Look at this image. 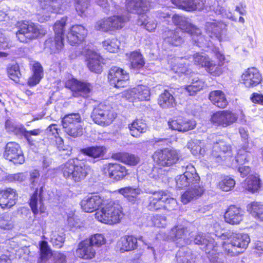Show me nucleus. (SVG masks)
Instances as JSON below:
<instances>
[{"mask_svg": "<svg viewBox=\"0 0 263 263\" xmlns=\"http://www.w3.org/2000/svg\"><path fill=\"white\" fill-rule=\"evenodd\" d=\"M29 67L31 74L27 79V84L33 87L39 84L44 78V68L38 61H32L29 64Z\"/></svg>", "mask_w": 263, "mask_h": 263, "instance_id": "nucleus-26", "label": "nucleus"}, {"mask_svg": "<svg viewBox=\"0 0 263 263\" xmlns=\"http://www.w3.org/2000/svg\"><path fill=\"white\" fill-rule=\"evenodd\" d=\"M119 193L126 197L127 199L133 203L137 202L139 199L136 197L139 194L138 190L132 187L127 186L119 189Z\"/></svg>", "mask_w": 263, "mask_h": 263, "instance_id": "nucleus-49", "label": "nucleus"}, {"mask_svg": "<svg viewBox=\"0 0 263 263\" xmlns=\"http://www.w3.org/2000/svg\"><path fill=\"white\" fill-rule=\"evenodd\" d=\"M184 174L191 187L193 186H196L195 184H198L200 181V177L197 173L195 167L192 164H189L186 166Z\"/></svg>", "mask_w": 263, "mask_h": 263, "instance_id": "nucleus-41", "label": "nucleus"}, {"mask_svg": "<svg viewBox=\"0 0 263 263\" xmlns=\"http://www.w3.org/2000/svg\"><path fill=\"white\" fill-rule=\"evenodd\" d=\"M95 248L105 244L106 239L101 234H95L86 238Z\"/></svg>", "mask_w": 263, "mask_h": 263, "instance_id": "nucleus-53", "label": "nucleus"}, {"mask_svg": "<svg viewBox=\"0 0 263 263\" xmlns=\"http://www.w3.org/2000/svg\"><path fill=\"white\" fill-rule=\"evenodd\" d=\"M64 86L70 90L71 97L74 98L88 99L93 93V85L91 83L75 78L67 80Z\"/></svg>", "mask_w": 263, "mask_h": 263, "instance_id": "nucleus-5", "label": "nucleus"}, {"mask_svg": "<svg viewBox=\"0 0 263 263\" xmlns=\"http://www.w3.org/2000/svg\"><path fill=\"white\" fill-rule=\"evenodd\" d=\"M128 128L130 135L135 138H139L145 133L147 130V126L145 121L141 118H136L128 124Z\"/></svg>", "mask_w": 263, "mask_h": 263, "instance_id": "nucleus-33", "label": "nucleus"}, {"mask_svg": "<svg viewBox=\"0 0 263 263\" xmlns=\"http://www.w3.org/2000/svg\"><path fill=\"white\" fill-rule=\"evenodd\" d=\"M164 36V40L173 46H179L184 41L183 37L179 35V32L177 29L165 31Z\"/></svg>", "mask_w": 263, "mask_h": 263, "instance_id": "nucleus-39", "label": "nucleus"}, {"mask_svg": "<svg viewBox=\"0 0 263 263\" xmlns=\"http://www.w3.org/2000/svg\"><path fill=\"white\" fill-rule=\"evenodd\" d=\"M126 56L130 69L138 70L144 67L145 64V59L140 49L126 53Z\"/></svg>", "mask_w": 263, "mask_h": 263, "instance_id": "nucleus-29", "label": "nucleus"}, {"mask_svg": "<svg viewBox=\"0 0 263 263\" xmlns=\"http://www.w3.org/2000/svg\"><path fill=\"white\" fill-rule=\"evenodd\" d=\"M113 159L128 166H135L140 162V158L135 154L127 152H118L112 155Z\"/></svg>", "mask_w": 263, "mask_h": 263, "instance_id": "nucleus-30", "label": "nucleus"}, {"mask_svg": "<svg viewBox=\"0 0 263 263\" xmlns=\"http://www.w3.org/2000/svg\"><path fill=\"white\" fill-rule=\"evenodd\" d=\"M124 215L123 208L119 203L111 199H105L94 215L99 222L114 226L120 223Z\"/></svg>", "mask_w": 263, "mask_h": 263, "instance_id": "nucleus-1", "label": "nucleus"}, {"mask_svg": "<svg viewBox=\"0 0 263 263\" xmlns=\"http://www.w3.org/2000/svg\"><path fill=\"white\" fill-rule=\"evenodd\" d=\"M182 31L183 32H186L191 35H193L195 34H198L199 29L195 26L187 22Z\"/></svg>", "mask_w": 263, "mask_h": 263, "instance_id": "nucleus-61", "label": "nucleus"}, {"mask_svg": "<svg viewBox=\"0 0 263 263\" xmlns=\"http://www.w3.org/2000/svg\"><path fill=\"white\" fill-rule=\"evenodd\" d=\"M65 37L53 35L47 38L44 43V50L50 54H59L64 49Z\"/></svg>", "mask_w": 263, "mask_h": 263, "instance_id": "nucleus-22", "label": "nucleus"}, {"mask_svg": "<svg viewBox=\"0 0 263 263\" xmlns=\"http://www.w3.org/2000/svg\"><path fill=\"white\" fill-rule=\"evenodd\" d=\"M65 240V234L63 233L55 234L51 239V242L53 246L57 248H62L64 245Z\"/></svg>", "mask_w": 263, "mask_h": 263, "instance_id": "nucleus-55", "label": "nucleus"}, {"mask_svg": "<svg viewBox=\"0 0 263 263\" xmlns=\"http://www.w3.org/2000/svg\"><path fill=\"white\" fill-rule=\"evenodd\" d=\"M247 212L256 220L263 222V203L252 201L247 205Z\"/></svg>", "mask_w": 263, "mask_h": 263, "instance_id": "nucleus-38", "label": "nucleus"}, {"mask_svg": "<svg viewBox=\"0 0 263 263\" xmlns=\"http://www.w3.org/2000/svg\"><path fill=\"white\" fill-rule=\"evenodd\" d=\"M237 250L243 253L250 242V238L248 234L244 233H233L230 236Z\"/></svg>", "mask_w": 263, "mask_h": 263, "instance_id": "nucleus-35", "label": "nucleus"}, {"mask_svg": "<svg viewBox=\"0 0 263 263\" xmlns=\"http://www.w3.org/2000/svg\"><path fill=\"white\" fill-rule=\"evenodd\" d=\"M77 257L81 259L90 260L96 255V248L85 238L78 244L76 250Z\"/></svg>", "mask_w": 263, "mask_h": 263, "instance_id": "nucleus-25", "label": "nucleus"}, {"mask_svg": "<svg viewBox=\"0 0 263 263\" xmlns=\"http://www.w3.org/2000/svg\"><path fill=\"white\" fill-rule=\"evenodd\" d=\"M176 185L178 189H183L186 187L190 186L189 183L187 182L186 178L184 175V173L178 176L176 179Z\"/></svg>", "mask_w": 263, "mask_h": 263, "instance_id": "nucleus-60", "label": "nucleus"}, {"mask_svg": "<svg viewBox=\"0 0 263 263\" xmlns=\"http://www.w3.org/2000/svg\"><path fill=\"white\" fill-rule=\"evenodd\" d=\"M67 17L64 16L57 20L53 25L54 35L65 37V27L67 25Z\"/></svg>", "mask_w": 263, "mask_h": 263, "instance_id": "nucleus-43", "label": "nucleus"}, {"mask_svg": "<svg viewBox=\"0 0 263 263\" xmlns=\"http://www.w3.org/2000/svg\"><path fill=\"white\" fill-rule=\"evenodd\" d=\"M251 167L248 166L239 165L238 171L242 178L248 177L251 172Z\"/></svg>", "mask_w": 263, "mask_h": 263, "instance_id": "nucleus-64", "label": "nucleus"}, {"mask_svg": "<svg viewBox=\"0 0 263 263\" xmlns=\"http://www.w3.org/2000/svg\"><path fill=\"white\" fill-rule=\"evenodd\" d=\"M204 192L203 186L198 185L194 187H191L184 191L180 197L181 202L183 204H186L192 200L201 197Z\"/></svg>", "mask_w": 263, "mask_h": 263, "instance_id": "nucleus-32", "label": "nucleus"}, {"mask_svg": "<svg viewBox=\"0 0 263 263\" xmlns=\"http://www.w3.org/2000/svg\"><path fill=\"white\" fill-rule=\"evenodd\" d=\"M172 20L174 24L181 30L187 22V21L185 17L178 14L173 15L172 17Z\"/></svg>", "mask_w": 263, "mask_h": 263, "instance_id": "nucleus-56", "label": "nucleus"}, {"mask_svg": "<svg viewBox=\"0 0 263 263\" xmlns=\"http://www.w3.org/2000/svg\"><path fill=\"white\" fill-rule=\"evenodd\" d=\"M45 187L43 184L39 188L36 187L30 195L28 204L33 213L34 221L42 222L43 218L48 215L46 207L43 202V192Z\"/></svg>", "mask_w": 263, "mask_h": 263, "instance_id": "nucleus-6", "label": "nucleus"}, {"mask_svg": "<svg viewBox=\"0 0 263 263\" xmlns=\"http://www.w3.org/2000/svg\"><path fill=\"white\" fill-rule=\"evenodd\" d=\"M241 83L247 88L256 87L263 81L262 74L259 69L251 67L245 69L241 75Z\"/></svg>", "mask_w": 263, "mask_h": 263, "instance_id": "nucleus-16", "label": "nucleus"}, {"mask_svg": "<svg viewBox=\"0 0 263 263\" xmlns=\"http://www.w3.org/2000/svg\"><path fill=\"white\" fill-rule=\"evenodd\" d=\"M250 100L255 104L263 106V95L257 92H253L250 97Z\"/></svg>", "mask_w": 263, "mask_h": 263, "instance_id": "nucleus-62", "label": "nucleus"}, {"mask_svg": "<svg viewBox=\"0 0 263 263\" xmlns=\"http://www.w3.org/2000/svg\"><path fill=\"white\" fill-rule=\"evenodd\" d=\"M3 157L14 164H22L25 161L24 154L21 146L17 142H8L4 147Z\"/></svg>", "mask_w": 263, "mask_h": 263, "instance_id": "nucleus-13", "label": "nucleus"}, {"mask_svg": "<svg viewBox=\"0 0 263 263\" xmlns=\"http://www.w3.org/2000/svg\"><path fill=\"white\" fill-rule=\"evenodd\" d=\"M229 241H224L222 243V249L223 252L230 256H235L241 254V251L237 250V248L233 243L231 237L229 238Z\"/></svg>", "mask_w": 263, "mask_h": 263, "instance_id": "nucleus-47", "label": "nucleus"}, {"mask_svg": "<svg viewBox=\"0 0 263 263\" xmlns=\"http://www.w3.org/2000/svg\"><path fill=\"white\" fill-rule=\"evenodd\" d=\"M243 191L247 193L254 194L262 190L261 180L257 175H249L242 183Z\"/></svg>", "mask_w": 263, "mask_h": 263, "instance_id": "nucleus-27", "label": "nucleus"}, {"mask_svg": "<svg viewBox=\"0 0 263 263\" xmlns=\"http://www.w3.org/2000/svg\"><path fill=\"white\" fill-rule=\"evenodd\" d=\"M125 98L130 102L147 101L150 100L151 89L145 85H138L124 92Z\"/></svg>", "mask_w": 263, "mask_h": 263, "instance_id": "nucleus-15", "label": "nucleus"}, {"mask_svg": "<svg viewBox=\"0 0 263 263\" xmlns=\"http://www.w3.org/2000/svg\"><path fill=\"white\" fill-rule=\"evenodd\" d=\"M211 60L208 55L202 54L200 52H196L193 55L194 64L199 68H204L205 69Z\"/></svg>", "mask_w": 263, "mask_h": 263, "instance_id": "nucleus-44", "label": "nucleus"}, {"mask_svg": "<svg viewBox=\"0 0 263 263\" xmlns=\"http://www.w3.org/2000/svg\"><path fill=\"white\" fill-rule=\"evenodd\" d=\"M205 82L200 79L193 80L191 84L185 86V89L189 96H195L204 87Z\"/></svg>", "mask_w": 263, "mask_h": 263, "instance_id": "nucleus-46", "label": "nucleus"}, {"mask_svg": "<svg viewBox=\"0 0 263 263\" xmlns=\"http://www.w3.org/2000/svg\"><path fill=\"white\" fill-rule=\"evenodd\" d=\"M236 161L239 165H242L248 162L249 152L245 148L239 149L236 156Z\"/></svg>", "mask_w": 263, "mask_h": 263, "instance_id": "nucleus-54", "label": "nucleus"}, {"mask_svg": "<svg viewBox=\"0 0 263 263\" xmlns=\"http://www.w3.org/2000/svg\"><path fill=\"white\" fill-rule=\"evenodd\" d=\"M158 105L162 108L175 107L176 102L174 97L167 89L161 93L157 99Z\"/></svg>", "mask_w": 263, "mask_h": 263, "instance_id": "nucleus-36", "label": "nucleus"}, {"mask_svg": "<svg viewBox=\"0 0 263 263\" xmlns=\"http://www.w3.org/2000/svg\"><path fill=\"white\" fill-rule=\"evenodd\" d=\"M222 66L218 63H214L211 60L205 70L211 76L218 77L223 72Z\"/></svg>", "mask_w": 263, "mask_h": 263, "instance_id": "nucleus-50", "label": "nucleus"}, {"mask_svg": "<svg viewBox=\"0 0 263 263\" xmlns=\"http://www.w3.org/2000/svg\"><path fill=\"white\" fill-rule=\"evenodd\" d=\"M54 139V142L52 143L53 146L59 152H66V154L69 156L71 154V148L69 146L64 144V139L60 136L56 137Z\"/></svg>", "mask_w": 263, "mask_h": 263, "instance_id": "nucleus-52", "label": "nucleus"}, {"mask_svg": "<svg viewBox=\"0 0 263 263\" xmlns=\"http://www.w3.org/2000/svg\"><path fill=\"white\" fill-rule=\"evenodd\" d=\"M126 22L123 15H113L98 20L95 27L97 31L113 34L123 29Z\"/></svg>", "mask_w": 263, "mask_h": 263, "instance_id": "nucleus-8", "label": "nucleus"}, {"mask_svg": "<svg viewBox=\"0 0 263 263\" xmlns=\"http://www.w3.org/2000/svg\"><path fill=\"white\" fill-rule=\"evenodd\" d=\"M103 48L111 53L117 52L120 47V42L117 38L107 39L102 43Z\"/></svg>", "mask_w": 263, "mask_h": 263, "instance_id": "nucleus-48", "label": "nucleus"}, {"mask_svg": "<svg viewBox=\"0 0 263 263\" xmlns=\"http://www.w3.org/2000/svg\"><path fill=\"white\" fill-rule=\"evenodd\" d=\"M152 158L158 165L170 167L177 162L179 156L177 150L166 147L156 151L153 154Z\"/></svg>", "mask_w": 263, "mask_h": 263, "instance_id": "nucleus-12", "label": "nucleus"}, {"mask_svg": "<svg viewBox=\"0 0 263 263\" xmlns=\"http://www.w3.org/2000/svg\"><path fill=\"white\" fill-rule=\"evenodd\" d=\"M214 149H216L223 152H226L227 154L232 153V148L230 145L228 144L223 140H219L216 142L215 145L214 146Z\"/></svg>", "mask_w": 263, "mask_h": 263, "instance_id": "nucleus-57", "label": "nucleus"}, {"mask_svg": "<svg viewBox=\"0 0 263 263\" xmlns=\"http://www.w3.org/2000/svg\"><path fill=\"white\" fill-rule=\"evenodd\" d=\"M117 245L122 252L134 250L138 247L137 238L133 235H124L118 240Z\"/></svg>", "mask_w": 263, "mask_h": 263, "instance_id": "nucleus-31", "label": "nucleus"}, {"mask_svg": "<svg viewBox=\"0 0 263 263\" xmlns=\"http://www.w3.org/2000/svg\"><path fill=\"white\" fill-rule=\"evenodd\" d=\"M172 4L181 10L187 12H194L203 10L206 0H171Z\"/></svg>", "mask_w": 263, "mask_h": 263, "instance_id": "nucleus-24", "label": "nucleus"}, {"mask_svg": "<svg viewBox=\"0 0 263 263\" xmlns=\"http://www.w3.org/2000/svg\"><path fill=\"white\" fill-rule=\"evenodd\" d=\"M233 156V153L227 154L226 152L213 149L211 154L213 161L216 163H220L229 160Z\"/></svg>", "mask_w": 263, "mask_h": 263, "instance_id": "nucleus-51", "label": "nucleus"}, {"mask_svg": "<svg viewBox=\"0 0 263 263\" xmlns=\"http://www.w3.org/2000/svg\"><path fill=\"white\" fill-rule=\"evenodd\" d=\"M17 27L16 37L22 43H29L43 35L40 26L31 22L23 21L18 23Z\"/></svg>", "mask_w": 263, "mask_h": 263, "instance_id": "nucleus-7", "label": "nucleus"}, {"mask_svg": "<svg viewBox=\"0 0 263 263\" xmlns=\"http://www.w3.org/2000/svg\"><path fill=\"white\" fill-rule=\"evenodd\" d=\"M117 116L118 114L111 105L103 102L94 106L90 115L93 122L102 127L111 125Z\"/></svg>", "mask_w": 263, "mask_h": 263, "instance_id": "nucleus-4", "label": "nucleus"}, {"mask_svg": "<svg viewBox=\"0 0 263 263\" xmlns=\"http://www.w3.org/2000/svg\"><path fill=\"white\" fill-rule=\"evenodd\" d=\"M144 3L143 0H129L126 4L127 9L129 11H138L139 8H142Z\"/></svg>", "mask_w": 263, "mask_h": 263, "instance_id": "nucleus-58", "label": "nucleus"}, {"mask_svg": "<svg viewBox=\"0 0 263 263\" xmlns=\"http://www.w3.org/2000/svg\"><path fill=\"white\" fill-rule=\"evenodd\" d=\"M82 122L81 115L78 112L66 114L61 119V125L64 132L73 138L79 137L83 135Z\"/></svg>", "mask_w": 263, "mask_h": 263, "instance_id": "nucleus-9", "label": "nucleus"}, {"mask_svg": "<svg viewBox=\"0 0 263 263\" xmlns=\"http://www.w3.org/2000/svg\"><path fill=\"white\" fill-rule=\"evenodd\" d=\"M238 119V115L233 110L223 109L213 112L209 121L216 127L226 128L236 123Z\"/></svg>", "mask_w": 263, "mask_h": 263, "instance_id": "nucleus-10", "label": "nucleus"}, {"mask_svg": "<svg viewBox=\"0 0 263 263\" xmlns=\"http://www.w3.org/2000/svg\"><path fill=\"white\" fill-rule=\"evenodd\" d=\"M167 124L170 129L181 133H185L194 129L196 126L195 121L181 116L169 119Z\"/></svg>", "mask_w": 263, "mask_h": 263, "instance_id": "nucleus-17", "label": "nucleus"}, {"mask_svg": "<svg viewBox=\"0 0 263 263\" xmlns=\"http://www.w3.org/2000/svg\"><path fill=\"white\" fill-rule=\"evenodd\" d=\"M85 57L87 66L91 71L96 73L102 72L104 59L99 53L88 49L86 51Z\"/></svg>", "mask_w": 263, "mask_h": 263, "instance_id": "nucleus-21", "label": "nucleus"}, {"mask_svg": "<svg viewBox=\"0 0 263 263\" xmlns=\"http://www.w3.org/2000/svg\"><path fill=\"white\" fill-rule=\"evenodd\" d=\"M18 195L16 189L10 187L0 189V207L3 210L10 209L15 205Z\"/></svg>", "mask_w": 263, "mask_h": 263, "instance_id": "nucleus-20", "label": "nucleus"}, {"mask_svg": "<svg viewBox=\"0 0 263 263\" xmlns=\"http://www.w3.org/2000/svg\"><path fill=\"white\" fill-rule=\"evenodd\" d=\"M89 168L86 159L73 158L62 164L60 171L66 179L74 183H79L85 179Z\"/></svg>", "mask_w": 263, "mask_h": 263, "instance_id": "nucleus-2", "label": "nucleus"}, {"mask_svg": "<svg viewBox=\"0 0 263 263\" xmlns=\"http://www.w3.org/2000/svg\"><path fill=\"white\" fill-rule=\"evenodd\" d=\"M209 99L213 105L220 109L226 108L229 104L225 93L221 90L211 91Z\"/></svg>", "mask_w": 263, "mask_h": 263, "instance_id": "nucleus-34", "label": "nucleus"}, {"mask_svg": "<svg viewBox=\"0 0 263 263\" xmlns=\"http://www.w3.org/2000/svg\"><path fill=\"white\" fill-rule=\"evenodd\" d=\"M42 130L40 128H36L28 130L23 125H16L10 133H13L16 136H23L30 146H34L36 144V142L31 138V136H39L42 133Z\"/></svg>", "mask_w": 263, "mask_h": 263, "instance_id": "nucleus-28", "label": "nucleus"}, {"mask_svg": "<svg viewBox=\"0 0 263 263\" xmlns=\"http://www.w3.org/2000/svg\"><path fill=\"white\" fill-rule=\"evenodd\" d=\"M106 150L103 146H93L81 148L80 151L83 155L95 159L103 157Z\"/></svg>", "mask_w": 263, "mask_h": 263, "instance_id": "nucleus-40", "label": "nucleus"}, {"mask_svg": "<svg viewBox=\"0 0 263 263\" xmlns=\"http://www.w3.org/2000/svg\"><path fill=\"white\" fill-rule=\"evenodd\" d=\"M102 172L106 177L114 182L127 179L131 173L125 166L117 162L106 163L104 165Z\"/></svg>", "mask_w": 263, "mask_h": 263, "instance_id": "nucleus-11", "label": "nucleus"}, {"mask_svg": "<svg viewBox=\"0 0 263 263\" xmlns=\"http://www.w3.org/2000/svg\"><path fill=\"white\" fill-rule=\"evenodd\" d=\"M7 77L16 84H20L23 78L20 65L17 63L9 64L6 68Z\"/></svg>", "mask_w": 263, "mask_h": 263, "instance_id": "nucleus-37", "label": "nucleus"}, {"mask_svg": "<svg viewBox=\"0 0 263 263\" xmlns=\"http://www.w3.org/2000/svg\"><path fill=\"white\" fill-rule=\"evenodd\" d=\"M47 130L50 132V134L54 137V138L59 137L61 129L57 124H51L48 126Z\"/></svg>", "mask_w": 263, "mask_h": 263, "instance_id": "nucleus-63", "label": "nucleus"}, {"mask_svg": "<svg viewBox=\"0 0 263 263\" xmlns=\"http://www.w3.org/2000/svg\"><path fill=\"white\" fill-rule=\"evenodd\" d=\"M105 200L98 195L90 194L83 198L80 205L83 211L91 213L101 208Z\"/></svg>", "mask_w": 263, "mask_h": 263, "instance_id": "nucleus-19", "label": "nucleus"}, {"mask_svg": "<svg viewBox=\"0 0 263 263\" xmlns=\"http://www.w3.org/2000/svg\"><path fill=\"white\" fill-rule=\"evenodd\" d=\"M40 259L42 261H46L52 255V251L48 245V242L41 240L39 242Z\"/></svg>", "mask_w": 263, "mask_h": 263, "instance_id": "nucleus-45", "label": "nucleus"}, {"mask_svg": "<svg viewBox=\"0 0 263 263\" xmlns=\"http://www.w3.org/2000/svg\"><path fill=\"white\" fill-rule=\"evenodd\" d=\"M185 228L181 226H175L171 229V233L176 239L183 238L185 234Z\"/></svg>", "mask_w": 263, "mask_h": 263, "instance_id": "nucleus-59", "label": "nucleus"}, {"mask_svg": "<svg viewBox=\"0 0 263 263\" xmlns=\"http://www.w3.org/2000/svg\"><path fill=\"white\" fill-rule=\"evenodd\" d=\"M178 203L166 190H158L150 193L147 198L146 208L151 212L165 210L172 212L176 210Z\"/></svg>", "mask_w": 263, "mask_h": 263, "instance_id": "nucleus-3", "label": "nucleus"}, {"mask_svg": "<svg viewBox=\"0 0 263 263\" xmlns=\"http://www.w3.org/2000/svg\"><path fill=\"white\" fill-rule=\"evenodd\" d=\"M107 79L109 83L114 87L122 88L127 86L129 76L123 68L115 66L109 69Z\"/></svg>", "mask_w": 263, "mask_h": 263, "instance_id": "nucleus-14", "label": "nucleus"}, {"mask_svg": "<svg viewBox=\"0 0 263 263\" xmlns=\"http://www.w3.org/2000/svg\"><path fill=\"white\" fill-rule=\"evenodd\" d=\"M236 184L235 180L229 176H224L217 183V186L218 189L224 192L231 191Z\"/></svg>", "mask_w": 263, "mask_h": 263, "instance_id": "nucleus-42", "label": "nucleus"}, {"mask_svg": "<svg viewBox=\"0 0 263 263\" xmlns=\"http://www.w3.org/2000/svg\"><path fill=\"white\" fill-rule=\"evenodd\" d=\"M223 218L226 223L231 225H238L243 219V211L235 204H231L227 208Z\"/></svg>", "mask_w": 263, "mask_h": 263, "instance_id": "nucleus-23", "label": "nucleus"}, {"mask_svg": "<svg viewBox=\"0 0 263 263\" xmlns=\"http://www.w3.org/2000/svg\"><path fill=\"white\" fill-rule=\"evenodd\" d=\"M87 35L88 30L84 26L75 24L70 27L66 39L70 45L74 46L85 41Z\"/></svg>", "mask_w": 263, "mask_h": 263, "instance_id": "nucleus-18", "label": "nucleus"}]
</instances>
